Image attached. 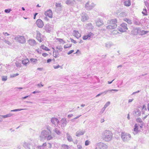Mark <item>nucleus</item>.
<instances>
[{"mask_svg": "<svg viewBox=\"0 0 149 149\" xmlns=\"http://www.w3.org/2000/svg\"><path fill=\"white\" fill-rule=\"evenodd\" d=\"M124 5L126 6H129L131 5V3L129 0H127L124 2Z\"/></svg>", "mask_w": 149, "mask_h": 149, "instance_id": "obj_19", "label": "nucleus"}, {"mask_svg": "<svg viewBox=\"0 0 149 149\" xmlns=\"http://www.w3.org/2000/svg\"><path fill=\"white\" fill-rule=\"evenodd\" d=\"M7 79V76H3L2 78V80L3 81H6Z\"/></svg>", "mask_w": 149, "mask_h": 149, "instance_id": "obj_33", "label": "nucleus"}, {"mask_svg": "<svg viewBox=\"0 0 149 149\" xmlns=\"http://www.w3.org/2000/svg\"><path fill=\"white\" fill-rule=\"evenodd\" d=\"M57 42L58 43L62 44H64L65 43V41L63 39L61 38H57L56 39Z\"/></svg>", "mask_w": 149, "mask_h": 149, "instance_id": "obj_17", "label": "nucleus"}, {"mask_svg": "<svg viewBox=\"0 0 149 149\" xmlns=\"http://www.w3.org/2000/svg\"><path fill=\"white\" fill-rule=\"evenodd\" d=\"M41 47L42 49L46 51H49L50 50V49H49L48 48V47H47L44 46V45H42L41 46Z\"/></svg>", "mask_w": 149, "mask_h": 149, "instance_id": "obj_20", "label": "nucleus"}, {"mask_svg": "<svg viewBox=\"0 0 149 149\" xmlns=\"http://www.w3.org/2000/svg\"><path fill=\"white\" fill-rule=\"evenodd\" d=\"M61 123L63 126L65 125L67 123L66 119L65 118H62L61 120Z\"/></svg>", "mask_w": 149, "mask_h": 149, "instance_id": "obj_15", "label": "nucleus"}, {"mask_svg": "<svg viewBox=\"0 0 149 149\" xmlns=\"http://www.w3.org/2000/svg\"><path fill=\"white\" fill-rule=\"evenodd\" d=\"M142 13L144 15H148L147 10L146 8L143 9Z\"/></svg>", "mask_w": 149, "mask_h": 149, "instance_id": "obj_24", "label": "nucleus"}, {"mask_svg": "<svg viewBox=\"0 0 149 149\" xmlns=\"http://www.w3.org/2000/svg\"><path fill=\"white\" fill-rule=\"evenodd\" d=\"M53 67L54 69H56L60 68L61 66L59 65H58L56 66H54Z\"/></svg>", "mask_w": 149, "mask_h": 149, "instance_id": "obj_37", "label": "nucleus"}, {"mask_svg": "<svg viewBox=\"0 0 149 149\" xmlns=\"http://www.w3.org/2000/svg\"><path fill=\"white\" fill-rule=\"evenodd\" d=\"M45 14L46 16L49 18H52V11L50 10L46 11Z\"/></svg>", "mask_w": 149, "mask_h": 149, "instance_id": "obj_6", "label": "nucleus"}, {"mask_svg": "<svg viewBox=\"0 0 149 149\" xmlns=\"http://www.w3.org/2000/svg\"><path fill=\"white\" fill-rule=\"evenodd\" d=\"M104 121V119H102L101 120V123L103 122Z\"/></svg>", "mask_w": 149, "mask_h": 149, "instance_id": "obj_57", "label": "nucleus"}, {"mask_svg": "<svg viewBox=\"0 0 149 149\" xmlns=\"http://www.w3.org/2000/svg\"><path fill=\"white\" fill-rule=\"evenodd\" d=\"M109 102H108L105 105V106H107V105H109Z\"/></svg>", "mask_w": 149, "mask_h": 149, "instance_id": "obj_61", "label": "nucleus"}, {"mask_svg": "<svg viewBox=\"0 0 149 149\" xmlns=\"http://www.w3.org/2000/svg\"><path fill=\"white\" fill-rule=\"evenodd\" d=\"M127 118L128 119V120H130V119L129 113H128L127 114Z\"/></svg>", "mask_w": 149, "mask_h": 149, "instance_id": "obj_50", "label": "nucleus"}, {"mask_svg": "<svg viewBox=\"0 0 149 149\" xmlns=\"http://www.w3.org/2000/svg\"><path fill=\"white\" fill-rule=\"evenodd\" d=\"M43 36L39 32H37L36 34V39L40 42H41L43 40Z\"/></svg>", "mask_w": 149, "mask_h": 149, "instance_id": "obj_4", "label": "nucleus"}, {"mask_svg": "<svg viewBox=\"0 0 149 149\" xmlns=\"http://www.w3.org/2000/svg\"><path fill=\"white\" fill-rule=\"evenodd\" d=\"M52 137L50 135H49L47 137V140H49L52 139Z\"/></svg>", "mask_w": 149, "mask_h": 149, "instance_id": "obj_30", "label": "nucleus"}, {"mask_svg": "<svg viewBox=\"0 0 149 149\" xmlns=\"http://www.w3.org/2000/svg\"><path fill=\"white\" fill-rule=\"evenodd\" d=\"M3 34L5 35H7V36H9V34H8V33H3Z\"/></svg>", "mask_w": 149, "mask_h": 149, "instance_id": "obj_47", "label": "nucleus"}, {"mask_svg": "<svg viewBox=\"0 0 149 149\" xmlns=\"http://www.w3.org/2000/svg\"><path fill=\"white\" fill-rule=\"evenodd\" d=\"M149 31H145L143 30H141L140 35H142L146 34Z\"/></svg>", "mask_w": 149, "mask_h": 149, "instance_id": "obj_22", "label": "nucleus"}, {"mask_svg": "<svg viewBox=\"0 0 149 149\" xmlns=\"http://www.w3.org/2000/svg\"><path fill=\"white\" fill-rule=\"evenodd\" d=\"M70 40L72 42H73L75 44L77 43L76 41L75 40H74L72 39L71 38Z\"/></svg>", "mask_w": 149, "mask_h": 149, "instance_id": "obj_42", "label": "nucleus"}, {"mask_svg": "<svg viewBox=\"0 0 149 149\" xmlns=\"http://www.w3.org/2000/svg\"><path fill=\"white\" fill-rule=\"evenodd\" d=\"M12 114H11L10 113H9V114H8L5 115L3 116L2 117L3 118H7L8 117H10L11 116H12Z\"/></svg>", "mask_w": 149, "mask_h": 149, "instance_id": "obj_25", "label": "nucleus"}, {"mask_svg": "<svg viewBox=\"0 0 149 149\" xmlns=\"http://www.w3.org/2000/svg\"><path fill=\"white\" fill-rule=\"evenodd\" d=\"M77 147L78 149H81L82 147L81 145H78L77 146Z\"/></svg>", "mask_w": 149, "mask_h": 149, "instance_id": "obj_45", "label": "nucleus"}, {"mask_svg": "<svg viewBox=\"0 0 149 149\" xmlns=\"http://www.w3.org/2000/svg\"><path fill=\"white\" fill-rule=\"evenodd\" d=\"M42 55L43 57H45L48 56V54L47 53H44L42 54Z\"/></svg>", "mask_w": 149, "mask_h": 149, "instance_id": "obj_36", "label": "nucleus"}, {"mask_svg": "<svg viewBox=\"0 0 149 149\" xmlns=\"http://www.w3.org/2000/svg\"><path fill=\"white\" fill-rule=\"evenodd\" d=\"M47 133V132L46 130H43V131L42 132V134H43V135H44L46 134Z\"/></svg>", "mask_w": 149, "mask_h": 149, "instance_id": "obj_35", "label": "nucleus"}, {"mask_svg": "<svg viewBox=\"0 0 149 149\" xmlns=\"http://www.w3.org/2000/svg\"><path fill=\"white\" fill-rule=\"evenodd\" d=\"M134 24L135 25H139L140 24V22H138L136 21H135L134 22Z\"/></svg>", "mask_w": 149, "mask_h": 149, "instance_id": "obj_31", "label": "nucleus"}, {"mask_svg": "<svg viewBox=\"0 0 149 149\" xmlns=\"http://www.w3.org/2000/svg\"><path fill=\"white\" fill-rule=\"evenodd\" d=\"M81 115H80L79 116H78L77 117H76L75 118H74V119H76L77 118H78Z\"/></svg>", "mask_w": 149, "mask_h": 149, "instance_id": "obj_54", "label": "nucleus"}, {"mask_svg": "<svg viewBox=\"0 0 149 149\" xmlns=\"http://www.w3.org/2000/svg\"><path fill=\"white\" fill-rule=\"evenodd\" d=\"M28 97V96H26L22 97V99H24L27 98Z\"/></svg>", "mask_w": 149, "mask_h": 149, "instance_id": "obj_56", "label": "nucleus"}, {"mask_svg": "<svg viewBox=\"0 0 149 149\" xmlns=\"http://www.w3.org/2000/svg\"><path fill=\"white\" fill-rule=\"evenodd\" d=\"M56 7H60L61 6V5L60 3H56Z\"/></svg>", "mask_w": 149, "mask_h": 149, "instance_id": "obj_34", "label": "nucleus"}, {"mask_svg": "<svg viewBox=\"0 0 149 149\" xmlns=\"http://www.w3.org/2000/svg\"><path fill=\"white\" fill-rule=\"evenodd\" d=\"M124 21L126 22L129 24H132V20L126 18L123 19Z\"/></svg>", "mask_w": 149, "mask_h": 149, "instance_id": "obj_16", "label": "nucleus"}, {"mask_svg": "<svg viewBox=\"0 0 149 149\" xmlns=\"http://www.w3.org/2000/svg\"><path fill=\"white\" fill-rule=\"evenodd\" d=\"M101 94H102V93H100V94L97 95H96V97H98V96H99Z\"/></svg>", "mask_w": 149, "mask_h": 149, "instance_id": "obj_55", "label": "nucleus"}, {"mask_svg": "<svg viewBox=\"0 0 149 149\" xmlns=\"http://www.w3.org/2000/svg\"><path fill=\"white\" fill-rule=\"evenodd\" d=\"M56 48L60 51H62L63 49L62 47H57Z\"/></svg>", "mask_w": 149, "mask_h": 149, "instance_id": "obj_41", "label": "nucleus"}, {"mask_svg": "<svg viewBox=\"0 0 149 149\" xmlns=\"http://www.w3.org/2000/svg\"><path fill=\"white\" fill-rule=\"evenodd\" d=\"M37 70H42V68H38Z\"/></svg>", "mask_w": 149, "mask_h": 149, "instance_id": "obj_52", "label": "nucleus"}, {"mask_svg": "<svg viewBox=\"0 0 149 149\" xmlns=\"http://www.w3.org/2000/svg\"><path fill=\"white\" fill-rule=\"evenodd\" d=\"M30 61L31 62L36 63L37 61V59L36 58H31L30 59Z\"/></svg>", "mask_w": 149, "mask_h": 149, "instance_id": "obj_26", "label": "nucleus"}, {"mask_svg": "<svg viewBox=\"0 0 149 149\" xmlns=\"http://www.w3.org/2000/svg\"><path fill=\"white\" fill-rule=\"evenodd\" d=\"M36 24L38 26L39 28H42L44 26L43 22L40 19H38L37 20Z\"/></svg>", "mask_w": 149, "mask_h": 149, "instance_id": "obj_3", "label": "nucleus"}, {"mask_svg": "<svg viewBox=\"0 0 149 149\" xmlns=\"http://www.w3.org/2000/svg\"><path fill=\"white\" fill-rule=\"evenodd\" d=\"M79 52V50H77L76 52L74 53V54H77V53H78Z\"/></svg>", "mask_w": 149, "mask_h": 149, "instance_id": "obj_58", "label": "nucleus"}, {"mask_svg": "<svg viewBox=\"0 0 149 149\" xmlns=\"http://www.w3.org/2000/svg\"><path fill=\"white\" fill-rule=\"evenodd\" d=\"M74 52V50H72L70 51L68 53V54L69 55L72 53Z\"/></svg>", "mask_w": 149, "mask_h": 149, "instance_id": "obj_40", "label": "nucleus"}, {"mask_svg": "<svg viewBox=\"0 0 149 149\" xmlns=\"http://www.w3.org/2000/svg\"><path fill=\"white\" fill-rule=\"evenodd\" d=\"M73 36L77 38H79L81 36V35L79 31L76 30L73 31Z\"/></svg>", "mask_w": 149, "mask_h": 149, "instance_id": "obj_5", "label": "nucleus"}, {"mask_svg": "<svg viewBox=\"0 0 149 149\" xmlns=\"http://www.w3.org/2000/svg\"><path fill=\"white\" fill-rule=\"evenodd\" d=\"M136 120L137 122L140 123H142V120L140 118H138L136 119Z\"/></svg>", "mask_w": 149, "mask_h": 149, "instance_id": "obj_29", "label": "nucleus"}, {"mask_svg": "<svg viewBox=\"0 0 149 149\" xmlns=\"http://www.w3.org/2000/svg\"><path fill=\"white\" fill-rule=\"evenodd\" d=\"M17 40L21 43H23L25 42V39L24 36H20L17 38Z\"/></svg>", "mask_w": 149, "mask_h": 149, "instance_id": "obj_8", "label": "nucleus"}, {"mask_svg": "<svg viewBox=\"0 0 149 149\" xmlns=\"http://www.w3.org/2000/svg\"><path fill=\"white\" fill-rule=\"evenodd\" d=\"M73 116V114H69L68 115V117L69 118H70V117H72V116Z\"/></svg>", "mask_w": 149, "mask_h": 149, "instance_id": "obj_46", "label": "nucleus"}, {"mask_svg": "<svg viewBox=\"0 0 149 149\" xmlns=\"http://www.w3.org/2000/svg\"><path fill=\"white\" fill-rule=\"evenodd\" d=\"M28 42L31 45H33L35 44V41L34 40L31 39L28 41Z\"/></svg>", "mask_w": 149, "mask_h": 149, "instance_id": "obj_18", "label": "nucleus"}, {"mask_svg": "<svg viewBox=\"0 0 149 149\" xmlns=\"http://www.w3.org/2000/svg\"><path fill=\"white\" fill-rule=\"evenodd\" d=\"M37 93V91H33V94H34V93Z\"/></svg>", "mask_w": 149, "mask_h": 149, "instance_id": "obj_64", "label": "nucleus"}, {"mask_svg": "<svg viewBox=\"0 0 149 149\" xmlns=\"http://www.w3.org/2000/svg\"><path fill=\"white\" fill-rule=\"evenodd\" d=\"M142 108H143V109H144V108H145V109H146V106H145L144 105H143V107H142Z\"/></svg>", "mask_w": 149, "mask_h": 149, "instance_id": "obj_60", "label": "nucleus"}, {"mask_svg": "<svg viewBox=\"0 0 149 149\" xmlns=\"http://www.w3.org/2000/svg\"><path fill=\"white\" fill-rule=\"evenodd\" d=\"M121 65H119L117 66V68H119V67H122Z\"/></svg>", "mask_w": 149, "mask_h": 149, "instance_id": "obj_63", "label": "nucleus"}, {"mask_svg": "<svg viewBox=\"0 0 149 149\" xmlns=\"http://www.w3.org/2000/svg\"><path fill=\"white\" fill-rule=\"evenodd\" d=\"M51 122L53 124L56 125H58L59 123L58 119L55 118H52L51 119Z\"/></svg>", "mask_w": 149, "mask_h": 149, "instance_id": "obj_7", "label": "nucleus"}, {"mask_svg": "<svg viewBox=\"0 0 149 149\" xmlns=\"http://www.w3.org/2000/svg\"><path fill=\"white\" fill-rule=\"evenodd\" d=\"M120 16L122 17H125L127 16V14L125 12H122L120 14Z\"/></svg>", "mask_w": 149, "mask_h": 149, "instance_id": "obj_23", "label": "nucleus"}, {"mask_svg": "<svg viewBox=\"0 0 149 149\" xmlns=\"http://www.w3.org/2000/svg\"><path fill=\"white\" fill-rule=\"evenodd\" d=\"M93 35V34L91 33H89L87 35H85L83 36V39L84 40L87 39L88 38L90 37L91 36Z\"/></svg>", "mask_w": 149, "mask_h": 149, "instance_id": "obj_13", "label": "nucleus"}, {"mask_svg": "<svg viewBox=\"0 0 149 149\" xmlns=\"http://www.w3.org/2000/svg\"><path fill=\"white\" fill-rule=\"evenodd\" d=\"M148 109L149 111V103L148 104Z\"/></svg>", "mask_w": 149, "mask_h": 149, "instance_id": "obj_62", "label": "nucleus"}, {"mask_svg": "<svg viewBox=\"0 0 149 149\" xmlns=\"http://www.w3.org/2000/svg\"><path fill=\"white\" fill-rule=\"evenodd\" d=\"M51 59H49L47 60V62L49 63L51 61Z\"/></svg>", "mask_w": 149, "mask_h": 149, "instance_id": "obj_51", "label": "nucleus"}, {"mask_svg": "<svg viewBox=\"0 0 149 149\" xmlns=\"http://www.w3.org/2000/svg\"><path fill=\"white\" fill-rule=\"evenodd\" d=\"M18 75H19L18 74L16 73V74H12V75H11L10 76V77H15V76H17Z\"/></svg>", "mask_w": 149, "mask_h": 149, "instance_id": "obj_32", "label": "nucleus"}, {"mask_svg": "<svg viewBox=\"0 0 149 149\" xmlns=\"http://www.w3.org/2000/svg\"><path fill=\"white\" fill-rule=\"evenodd\" d=\"M121 137L124 141H126L130 140L131 138V136L130 134L122 132L121 134Z\"/></svg>", "mask_w": 149, "mask_h": 149, "instance_id": "obj_1", "label": "nucleus"}, {"mask_svg": "<svg viewBox=\"0 0 149 149\" xmlns=\"http://www.w3.org/2000/svg\"><path fill=\"white\" fill-rule=\"evenodd\" d=\"M138 125L137 124H135L134 125V131L133 133L134 135L138 133Z\"/></svg>", "mask_w": 149, "mask_h": 149, "instance_id": "obj_10", "label": "nucleus"}, {"mask_svg": "<svg viewBox=\"0 0 149 149\" xmlns=\"http://www.w3.org/2000/svg\"><path fill=\"white\" fill-rule=\"evenodd\" d=\"M120 33L116 30V29L112 31V34L114 35H118Z\"/></svg>", "mask_w": 149, "mask_h": 149, "instance_id": "obj_21", "label": "nucleus"}, {"mask_svg": "<svg viewBox=\"0 0 149 149\" xmlns=\"http://www.w3.org/2000/svg\"><path fill=\"white\" fill-rule=\"evenodd\" d=\"M89 143V141L88 140H86L85 142V145L86 146H88Z\"/></svg>", "mask_w": 149, "mask_h": 149, "instance_id": "obj_39", "label": "nucleus"}, {"mask_svg": "<svg viewBox=\"0 0 149 149\" xmlns=\"http://www.w3.org/2000/svg\"><path fill=\"white\" fill-rule=\"evenodd\" d=\"M133 112L135 113V115L136 116H139L141 115V112L140 110L138 109H136Z\"/></svg>", "mask_w": 149, "mask_h": 149, "instance_id": "obj_14", "label": "nucleus"}, {"mask_svg": "<svg viewBox=\"0 0 149 149\" xmlns=\"http://www.w3.org/2000/svg\"><path fill=\"white\" fill-rule=\"evenodd\" d=\"M54 131L58 135H59L61 133L60 131L57 128H56L55 129Z\"/></svg>", "mask_w": 149, "mask_h": 149, "instance_id": "obj_28", "label": "nucleus"}, {"mask_svg": "<svg viewBox=\"0 0 149 149\" xmlns=\"http://www.w3.org/2000/svg\"><path fill=\"white\" fill-rule=\"evenodd\" d=\"M139 92H140V91H136V92H133V93H132V95H134V94H135V93H139Z\"/></svg>", "mask_w": 149, "mask_h": 149, "instance_id": "obj_44", "label": "nucleus"}, {"mask_svg": "<svg viewBox=\"0 0 149 149\" xmlns=\"http://www.w3.org/2000/svg\"><path fill=\"white\" fill-rule=\"evenodd\" d=\"M72 45L71 44L70 45L66 44L64 46V48H68L71 47L72 46Z\"/></svg>", "mask_w": 149, "mask_h": 149, "instance_id": "obj_27", "label": "nucleus"}, {"mask_svg": "<svg viewBox=\"0 0 149 149\" xmlns=\"http://www.w3.org/2000/svg\"><path fill=\"white\" fill-rule=\"evenodd\" d=\"M15 111H21V110H22V109H15Z\"/></svg>", "mask_w": 149, "mask_h": 149, "instance_id": "obj_49", "label": "nucleus"}, {"mask_svg": "<svg viewBox=\"0 0 149 149\" xmlns=\"http://www.w3.org/2000/svg\"><path fill=\"white\" fill-rule=\"evenodd\" d=\"M22 62L23 64L26 65L29 62V61L27 58H25L22 60Z\"/></svg>", "mask_w": 149, "mask_h": 149, "instance_id": "obj_9", "label": "nucleus"}, {"mask_svg": "<svg viewBox=\"0 0 149 149\" xmlns=\"http://www.w3.org/2000/svg\"><path fill=\"white\" fill-rule=\"evenodd\" d=\"M10 11V9H6L5 10V12L6 13H8Z\"/></svg>", "mask_w": 149, "mask_h": 149, "instance_id": "obj_43", "label": "nucleus"}, {"mask_svg": "<svg viewBox=\"0 0 149 149\" xmlns=\"http://www.w3.org/2000/svg\"><path fill=\"white\" fill-rule=\"evenodd\" d=\"M141 30V29L140 28H135L134 29V31L135 32L134 33V34L136 35L137 34H140Z\"/></svg>", "mask_w": 149, "mask_h": 149, "instance_id": "obj_12", "label": "nucleus"}, {"mask_svg": "<svg viewBox=\"0 0 149 149\" xmlns=\"http://www.w3.org/2000/svg\"><path fill=\"white\" fill-rule=\"evenodd\" d=\"M112 91H115V92H117L118 91V90L116 89H112Z\"/></svg>", "mask_w": 149, "mask_h": 149, "instance_id": "obj_59", "label": "nucleus"}, {"mask_svg": "<svg viewBox=\"0 0 149 149\" xmlns=\"http://www.w3.org/2000/svg\"><path fill=\"white\" fill-rule=\"evenodd\" d=\"M117 22V20L116 19H112V29L116 27L117 25L116 24V23Z\"/></svg>", "mask_w": 149, "mask_h": 149, "instance_id": "obj_11", "label": "nucleus"}, {"mask_svg": "<svg viewBox=\"0 0 149 149\" xmlns=\"http://www.w3.org/2000/svg\"><path fill=\"white\" fill-rule=\"evenodd\" d=\"M122 28H119V31L121 32H125L128 29L127 24L123 23L120 24Z\"/></svg>", "mask_w": 149, "mask_h": 149, "instance_id": "obj_2", "label": "nucleus"}, {"mask_svg": "<svg viewBox=\"0 0 149 149\" xmlns=\"http://www.w3.org/2000/svg\"><path fill=\"white\" fill-rule=\"evenodd\" d=\"M37 14V13H36L34 15V17H33V18L34 19H35V18H36V15Z\"/></svg>", "mask_w": 149, "mask_h": 149, "instance_id": "obj_53", "label": "nucleus"}, {"mask_svg": "<svg viewBox=\"0 0 149 149\" xmlns=\"http://www.w3.org/2000/svg\"><path fill=\"white\" fill-rule=\"evenodd\" d=\"M133 100H134L133 99H129L128 100V102L130 103V102H132Z\"/></svg>", "mask_w": 149, "mask_h": 149, "instance_id": "obj_48", "label": "nucleus"}, {"mask_svg": "<svg viewBox=\"0 0 149 149\" xmlns=\"http://www.w3.org/2000/svg\"><path fill=\"white\" fill-rule=\"evenodd\" d=\"M66 3L68 5L70 4L71 3V1L70 0H68L66 1Z\"/></svg>", "mask_w": 149, "mask_h": 149, "instance_id": "obj_38", "label": "nucleus"}]
</instances>
